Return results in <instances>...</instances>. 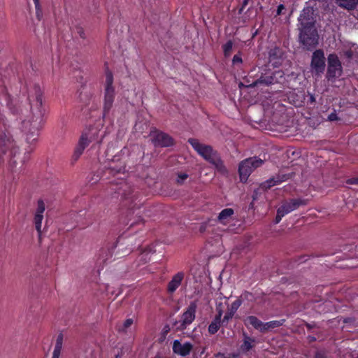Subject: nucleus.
I'll list each match as a JSON object with an SVG mask.
<instances>
[{"label":"nucleus","mask_w":358,"mask_h":358,"mask_svg":"<svg viewBox=\"0 0 358 358\" xmlns=\"http://www.w3.org/2000/svg\"><path fill=\"white\" fill-rule=\"evenodd\" d=\"M24 88L26 89L30 112L22 122V131L27 143L31 145L37 141L45 123V96L43 90L38 83H29Z\"/></svg>","instance_id":"1"},{"label":"nucleus","mask_w":358,"mask_h":358,"mask_svg":"<svg viewBox=\"0 0 358 358\" xmlns=\"http://www.w3.org/2000/svg\"><path fill=\"white\" fill-rule=\"evenodd\" d=\"M315 22L313 9L310 7L303 8L299 17V39L307 49L317 44L318 36Z\"/></svg>","instance_id":"2"},{"label":"nucleus","mask_w":358,"mask_h":358,"mask_svg":"<svg viewBox=\"0 0 358 358\" xmlns=\"http://www.w3.org/2000/svg\"><path fill=\"white\" fill-rule=\"evenodd\" d=\"M108 194L112 197H120V205H129L139 206L142 199L141 192L128 183L127 181L120 180L117 182H111L107 189Z\"/></svg>","instance_id":"3"},{"label":"nucleus","mask_w":358,"mask_h":358,"mask_svg":"<svg viewBox=\"0 0 358 358\" xmlns=\"http://www.w3.org/2000/svg\"><path fill=\"white\" fill-rule=\"evenodd\" d=\"M6 120L5 115L0 113V162L8 161L13 169L16 165L19 149L8 131Z\"/></svg>","instance_id":"4"},{"label":"nucleus","mask_w":358,"mask_h":358,"mask_svg":"<svg viewBox=\"0 0 358 358\" xmlns=\"http://www.w3.org/2000/svg\"><path fill=\"white\" fill-rule=\"evenodd\" d=\"M188 143L203 159L213 166L215 170L222 175H227L228 170L218 152L210 145L201 143L196 138L188 139Z\"/></svg>","instance_id":"5"},{"label":"nucleus","mask_w":358,"mask_h":358,"mask_svg":"<svg viewBox=\"0 0 358 358\" xmlns=\"http://www.w3.org/2000/svg\"><path fill=\"white\" fill-rule=\"evenodd\" d=\"M105 78L103 101L104 115L108 113L110 110L115 96V87L113 86V75L108 67L105 71Z\"/></svg>","instance_id":"6"},{"label":"nucleus","mask_w":358,"mask_h":358,"mask_svg":"<svg viewBox=\"0 0 358 358\" xmlns=\"http://www.w3.org/2000/svg\"><path fill=\"white\" fill-rule=\"evenodd\" d=\"M103 136L99 137V131L96 128H90L87 131L82 134L74 152L82 155L85 149L91 142H96L99 144L101 143Z\"/></svg>","instance_id":"7"},{"label":"nucleus","mask_w":358,"mask_h":358,"mask_svg":"<svg viewBox=\"0 0 358 358\" xmlns=\"http://www.w3.org/2000/svg\"><path fill=\"white\" fill-rule=\"evenodd\" d=\"M263 164L264 160L257 157H250L242 161L238 166L241 181L245 182L250 174Z\"/></svg>","instance_id":"8"},{"label":"nucleus","mask_w":358,"mask_h":358,"mask_svg":"<svg viewBox=\"0 0 358 358\" xmlns=\"http://www.w3.org/2000/svg\"><path fill=\"white\" fill-rule=\"evenodd\" d=\"M328 68L327 76L329 80L338 78L342 74V66L340 60L335 54H330L328 56Z\"/></svg>","instance_id":"9"},{"label":"nucleus","mask_w":358,"mask_h":358,"mask_svg":"<svg viewBox=\"0 0 358 358\" xmlns=\"http://www.w3.org/2000/svg\"><path fill=\"white\" fill-rule=\"evenodd\" d=\"M45 211V205L42 199L37 201V206L34 213L33 224L38 233V238H41L42 234V222L44 219V213Z\"/></svg>","instance_id":"10"},{"label":"nucleus","mask_w":358,"mask_h":358,"mask_svg":"<svg viewBox=\"0 0 358 358\" xmlns=\"http://www.w3.org/2000/svg\"><path fill=\"white\" fill-rule=\"evenodd\" d=\"M197 308L196 301H192L186 311L182 313L180 319V329H184L189 325L195 319V313Z\"/></svg>","instance_id":"11"},{"label":"nucleus","mask_w":358,"mask_h":358,"mask_svg":"<svg viewBox=\"0 0 358 358\" xmlns=\"http://www.w3.org/2000/svg\"><path fill=\"white\" fill-rule=\"evenodd\" d=\"M311 69L317 74L322 73L325 69V57L322 50H317L313 54Z\"/></svg>","instance_id":"12"},{"label":"nucleus","mask_w":358,"mask_h":358,"mask_svg":"<svg viewBox=\"0 0 358 358\" xmlns=\"http://www.w3.org/2000/svg\"><path fill=\"white\" fill-rule=\"evenodd\" d=\"M5 83L6 80L1 76L0 78V103L1 104L5 103L13 114L17 113V110L13 108V99L8 92Z\"/></svg>","instance_id":"13"},{"label":"nucleus","mask_w":358,"mask_h":358,"mask_svg":"<svg viewBox=\"0 0 358 358\" xmlns=\"http://www.w3.org/2000/svg\"><path fill=\"white\" fill-rule=\"evenodd\" d=\"M306 205L303 200L299 199H294L289 201H284L279 207V209L284 213L285 215L297 209L300 206Z\"/></svg>","instance_id":"14"},{"label":"nucleus","mask_w":358,"mask_h":358,"mask_svg":"<svg viewBox=\"0 0 358 358\" xmlns=\"http://www.w3.org/2000/svg\"><path fill=\"white\" fill-rule=\"evenodd\" d=\"M192 345L189 342L181 343L178 341H175L173 345V352L181 356H186L189 354Z\"/></svg>","instance_id":"15"},{"label":"nucleus","mask_w":358,"mask_h":358,"mask_svg":"<svg viewBox=\"0 0 358 358\" xmlns=\"http://www.w3.org/2000/svg\"><path fill=\"white\" fill-rule=\"evenodd\" d=\"M115 156L113 159L112 162H110L108 165V169L109 170V173L111 174H117L120 173H124L125 170V164L124 162L116 158Z\"/></svg>","instance_id":"16"},{"label":"nucleus","mask_w":358,"mask_h":358,"mask_svg":"<svg viewBox=\"0 0 358 358\" xmlns=\"http://www.w3.org/2000/svg\"><path fill=\"white\" fill-rule=\"evenodd\" d=\"M185 274L183 272H178L174 275L171 280L169 282L167 287V291L169 293H173L180 285Z\"/></svg>","instance_id":"17"},{"label":"nucleus","mask_w":358,"mask_h":358,"mask_svg":"<svg viewBox=\"0 0 358 358\" xmlns=\"http://www.w3.org/2000/svg\"><path fill=\"white\" fill-rule=\"evenodd\" d=\"M244 322L246 326L250 325L260 332L265 333V323L262 322L257 317L248 316L245 319Z\"/></svg>","instance_id":"18"},{"label":"nucleus","mask_w":358,"mask_h":358,"mask_svg":"<svg viewBox=\"0 0 358 358\" xmlns=\"http://www.w3.org/2000/svg\"><path fill=\"white\" fill-rule=\"evenodd\" d=\"M124 206H127L128 208L126 215V220L127 221L121 220V222H124L127 225H129V227H131L137 224H138L142 219L141 217H137L134 220L130 217L131 215L134 214V208L135 206H129V205H124Z\"/></svg>","instance_id":"19"},{"label":"nucleus","mask_w":358,"mask_h":358,"mask_svg":"<svg viewBox=\"0 0 358 358\" xmlns=\"http://www.w3.org/2000/svg\"><path fill=\"white\" fill-rule=\"evenodd\" d=\"M174 143L173 139L169 134L158 131V147H169Z\"/></svg>","instance_id":"20"},{"label":"nucleus","mask_w":358,"mask_h":358,"mask_svg":"<svg viewBox=\"0 0 358 358\" xmlns=\"http://www.w3.org/2000/svg\"><path fill=\"white\" fill-rule=\"evenodd\" d=\"M234 214V210L231 208H225L222 210L218 216V220L223 224H226L230 220Z\"/></svg>","instance_id":"21"},{"label":"nucleus","mask_w":358,"mask_h":358,"mask_svg":"<svg viewBox=\"0 0 358 358\" xmlns=\"http://www.w3.org/2000/svg\"><path fill=\"white\" fill-rule=\"evenodd\" d=\"M63 344V335L59 334L57 338L56 343L52 353V358H59Z\"/></svg>","instance_id":"22"},{"label":"nucleus","mask_w":358,"mask_h":358,"mask_svg":"<svg viewBox=\"0 0 358 358\" xmlns=\"http://www.w3.org/2000/svg\"><path fill=\"white\" fill-rule=\"evenodd\" d=\"M113 248H101L99 253V260L101 261L103 264L106 263L110 259L113 257Z\"/></svg>","instance_id":"23"},{"label":"nucleus","mask_w":358,"mask_h":358,"mask_svg":"<svg viewBox=\"0 0 358 358\" xmlns=\"http://www.w3.org/2000/svg\"><path fill=\"white\" fill-rule=\"evenodd\" d=\"M338 5L347 10L354 9L358 3V0H336Z\"/></svg>","instance_id":"24"},{"label":"nucleus","mask_w":358,"mask_h":358,"mask_svg":"<svg viewBox=\"0 0 358 358\" xmlns=\"http://www.w3.org/2000/svg\"><path fill=\"white\" fill-rule=\"evenodd\" d=\"M343 55L348 59H355L358 57V46L352 44L349 49L343 50Z\"/></svg>","instance_id":"25"},{"label":"nucleus","mask_w":358,"mask_h":358,"mask_svg":"<svg viewBox=\"0 0 358 358\" xmlns=\"http://www.w3.org/2000/svg\"><path fill=\"white\" fill-rule=\"evenodd\" d=\"M284 322H285L284 320H273V321H270V322H266L264 324L265 332L270 331L271 329H273L275 328H277L278 327H280L281 325L283 324Z\"/></svg>","instance_id":"26"},{"label":"nucleus","mask_w":358,"mask_h":358,"mask_svg":"<svg viewBox=\"0 0 358 358\" xmlns=\"http://www.w3.org/2000/svg\"><path fill=\"white\" fill-rule=\"evenodd\" d=\"M134 320L132 318L127 319L122 324L118 325L117 331L120 333H127V329L133 324Z\"/></svg>","instance_id":"27"},{"label":"nucleus","mask_w":358,"mask_h":358,"mask_svg":"<svg viewBox=\"0 0 358 358\" xmlns=\"http://www.w3.org/2000/svg\"><path fill=\"white\" fill-rule=\"evenodd\" d=\"M220 320L221 318L215 317V320L209 325L208 331L210 334H215L218 331L220 326Z\"/></svg>","instance_id":"28"},{"label":"nucleus","mask_w":358,"mask_h":358,"mask_svg":"<svg viewBox=\"0 0 358 358\" xmlns=\"http://www.w3.org/2000/svg\"><path fill=\"white\" fill-rule=\"evenodd\" d=\"M286 180V177L285 176H283L282 179H280L279 178H277V179L275 178H271L267 181H266L264 184H263V187H265V188H270L273 186H274L275 185L282 182V181H284Z\"/></svg>","instance_id":"29"},{"label":"nucleus","mask_w":358,"mask_h":358,"mask_svg":"<svg viewBox=\"0 0 358 358\" xmlns=\"http://www.w3.org/2000/svg\"><path fill=\"white\" fill-rule=\"evenodd\" d=\"M255 342V340L248 337L245 336L244 339V343L242 345L241 348L243 350H249L253 347V343Z\"/></svg>","instance_id":"30"},{"label":"nucleus","mask_w":358,"mask_h":358,"mask_svg":"<svg viewBox=\"0 0 358 358\" xmlns=\"http://www.w3.org/2000/svg\"><path fill=\"white\" fill-rule=\"evenodd\" d=\"M241 301L238 299H236L235 301H234L231 303L230 308H229V311L234 314L236 313V311L238 310V308H239V306H241Z\"/></svg>","instance_id":"31"},{"label":"nucleus","mask_w":358,"mask_h":358,"mask_svg":"<svg viewBox=\"0 0 358 358\" xmlns=\"http://www.w3.org/2000/svg\"><path fill=\"white\" fill-rule=\"evenodd\" d=\"M280 55H281V50L278 48H275L271 50V51L269 52V56H270L271 59L280 57Z\"/></svg>","instance_id":"32"},{"label":"nucleus","mask_w":358,"mask_h":358,"mask_svg":"<svg viewBox=\"0 0 358 358\" xmlns=\"http://www.w3.org/2000/svg\"><path fill=\"white\" fill-rule=\"evenodd\" d=\"M224 307H225V305L222 302L218 303L217 304L216 310L217 312V315L216 316V317L221 318V316L222 315Z\"/></svg>","instance_id":"33"},{"label":"nucleus","mask_w":358,"mask_h":358,"mask_svg":"<svg viewBox=\"0 0 358 358\" xmlns=\"http://www.w3.org/2000/svg\"><path fill=\"white\" fill-rule=\"evenodd\" d=\"M188 178V175L185 173H180L178 174L177 182L178 184H182L184 181Z\"/></svg>","instance_id":"34"},{"label":"nucleus","mask_w":358,"mask_h":358,"mask_svg":"<svg viewBox=\"0 0 358 358\" xmlns=\"http://www.w3.org/2000/svg\"><path fill=\"white\" fill-rule=\"evenodd\" d=\"M233 43L231 41H228L223 47L224 52L226 55H228L230 54V52L232 49Z\"/></svg>","instance_id":"35"},{"label":"nucleus","mask_w":358,"mask_h":358,"mask_svg":"<svg viewBox=\"0 0 358 358\" xmlns=\"http://www.w3.org/2000/svg\"><path fill=\"white\" fill-rule=\"evenodd\" d=\"M284 216V213L278 208L277 210V215L275 219V222L276 224L279 223Z\"/></svg>","instance_id":"36"},{"label":"nucleus","mask_w":358,"mask_h":358,"mask_svg":"<svg viewBox=\"0 0 358 358\" xmlns=\"http://www.w3.org/2000/svg\"><path fill=\"white\" fill-rule=\"evenodd\" d=\"M80 156L81 155L80 154L73 152L71 159V164H74L78 160Z\"/></svg>","instance_id":"37"},{"label":"nucleus","mask_w":358,"mask_h":358,"mask_svg":"<svg viewBox=\"0 0 358 358\" xmlns=\"http://www.w3.org/2000/svg\"><path fill=\"white\" fill-rule=\"evenodd\" d=\"M234 315V313H232L231 312L229 311V310H228L227 313H226V315L224 317L223 322H228L231 318H232Z\"/></svg>","instance_id":"38"},{"label":"nucleus","mask_w":358,"mask_h":358,"mask_svg":"<svg viewBox=\"0 0 358 358\" xmlns=\"http://www.w3.org/2000/svg\"><path fill=\"white\" fill-rule=\"evenodd\" d=\"M77 33L81 38L85 39L86 38L85 31L82 27L78 28Z\"/></svg>","instance_id":"39"},{"label":"nucleus","mask_w":358,"mask_h":358,"mask_svg":"<svg viewBox=\"0 0 358 358\" xmlns=\"http://www.w3.org/2000/svg\"><path fill=\"white\" fill-rule=\"evenodd\" d=\"M83 213V210H80L79 213H73L72 215L75 217V221L78 223L80 222V217L83 216L85 213L81 214Z\"/></svg>","instance_id":"40"},{"label":"nucleus","mask_w":358,"mask_h":358,"mask_svg":"<svg viewBox=\"0 0 358 358\" xmlns=\"http://www.w3.org/2000/svg\"><path fill=\"white\" fill-rule=\"evenodd\" d=\"M169 331H170V327H169V325H166V326L164 327L163 330H162V335H163V336H165V335H166V334H168V333L169 332Z\"/></svg>","instance_id":"41"},{"label":"nucleus","mask_w":358,"mask_h":358,"mask_svg":"<svg viewBox=\"0 0 358 358\" xmlns=\"http://www.w3.org/2000/svg\"><path fill=\"white\" fill-rule=\"evenodd\" d=\"M242 62L241 58L238 55H234L233 58V62L235 63H241Z\"/></svg>","instance_id":"42"},{"label":"nucleus","mask_w":358,"mask_h":358,"mask_svg":"<svg viewBox=\"0 0 358 358\" xmlns=\"http://www.w3.org/2000/svg\"><path fill=\"white\" fill-rule=\"evenodd\" d=\"M329 120L330 121H334V120H336L338 118H337V115L336 113H331L329 115L328 117Z\"/></svg>","instance_id":"43"},{"label":"nucleus","mask_w":358,"mask_h":358,"mask_svg":"<svg viewBox=\"0 0 358 358\" xmlns=\"http://www.w3.org/2000/svg\"><path fill=\"white\" fill-rule=\"evenodd\" d=\"M285 9V7L282 4L278 6L277 9V15H280L282 13V10Z\"/></svg>","instance_id":"44"},{"label":"nucleus","mask_w":358,"mask_h":358,"mask_svg":"<svg viewBox=\"0 0 358 358\" xmlns=\"http://www.w3.org/2000/svg\"><path fill=\"white\" fill-rule=\"evenodd\" d=\"M349 184H358V178H352L348 180Z\"/></svg>","instance_id":"45"},{"label":"nucleus","mask_w":358,"mask_h":358,"mask_svg":"<svg viewBox=\"0 0 358 358\" xmlns=\"http://www.w3.org/2000/svg\"><path fill=\"white\" fill-rule=\"evenodd\" d=\"M250 1V0H243V3H242V7L241 8V9H240V10H239V13H240L243 11V10L244 7H245L246 5H248V1Z\"/></svg>","instance_id":"46"},{"label":"nucleus","mask_w":358,"mask_h":358,"mask_svg":"<svg viewBox=\"0 0 358 358\" xmlns=\"http://www.w3.org/2000/svg\"><path fill=\"white\" fill-rule=\"evenodd\" d=\"M148 252L147 251H144L142 254H141V259H144V261L146 262L148 261L147 258H145V257L147 256L148 255Z\"/></svg>","instance_id":"47"},{"label":"nucleus","mask_w":358,"mask_h":358,"mask_svg":"<svg viewBox=\"0 0 358 358\" xmlns=\"http://www.w3.org/2000/svg\"><path fill=\"white\" fill-rule=\"evenodd\" d=\"M34 2L35 3L36 9L38 10L39 7V0H34Z\"/></svg>","instance_id":"48"},{"label":"nucleus","mask_w":358,"mask_h":358,"mask_svg":"<svg viewBox=\"0 0 358 358\" xmlns=\"http://www.w3.org/2000/svg\"><path fill=\"white\" fill-rule=\"evenodd\" d=\"M152 143H154L155 146L157 145V137L155 136L154 134H152Z\"/></svg>","instance_id":"49"},{"label":"nucleus","mask_w":358,"mask_h":358,"mask_svg":"<svg viewBox=\"0 0 358 358\" xmlns=\"http://www.w3.org/2000/svg\"><path fill=\"white\" fill-rule=\"evenodd\" d=\"M258 83H262V81H257L253 83V85H256Z\"/></svg>","instance_id":"50"},{"label":"nucleus","mask_w":358,"mask_h":358,"mask_svg":"<svg viewBox=\"0 0 358 358\" xmlns=\"http://www.w3.org/2000/svg\"><path fill=\"white\" fill-rule=\"evenodd\" d=\"M32 150H33V148H30L29 149L28 152H30V151H31Z\"/></svg>","instance_id":"51"},{"label":"nucleus","mask_w":358,"mask_h":358,"mask_svg":"<svg viewBox=\"0 0 358 358\" xmlns=\"http://www.w3.org/2000/svg\"><path fill=\"white\" fill-rule=\"evenodd\" d=\"M116 358H117V357H116Z\"/></svg>","instance_id":"52"},{"label":"nucleus","mask_w":358,"mask_h":358,"mask_svg":"<svg viewBox=\"0 0 358 358\" xmlns=\"http://www.w3.org/2000/svg\"><path fill=\"white\" fill-rule=\"evenodd\" d=\"M154 358H156V357H154Z\"/></svg>","instance_id":"53"}]
</instances>
